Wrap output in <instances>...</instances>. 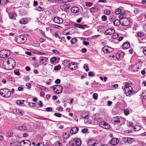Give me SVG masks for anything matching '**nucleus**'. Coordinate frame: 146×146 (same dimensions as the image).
I'll list each match as a JSON object with an SVG mask.
<instances>
[{
  "instance_id": "nucleus-36",
  "label": "nucleus",
  "mask_w": 146,
  "mask_h": 146,
  "mask_svg": "<svg viewBox=\"0 0 146 146\" xmlns=\"http://www.w3.org/2000/svg\"><path fill=\"white\" fill-rule=\"evenodd\" d=\"M6 135L8 137L11 138L13 137V133L11 132H8L6 133Z\"/></svg>"
},
{
  "instance_id": "nucleus-37",
  "label": "nucleus",
  "mask_w": 146,
  "mask_h": 146,
  "mask_svg": "<svg viewBox=\"0 0 146 146\" xmlns=\"http://www.w3.org/2000/svg\"><path fill=\"white\" fill-rule=\"evenodd\" d=\"M10 63L11 64H12L13 65H15V60H14L12 58H10V61H9Z\"/></svg>"
},
{
  "instance_id": "nucleus-28",
  "label": "nucleus",
  "mask_w": 146,
  "mask_h": 146,
  "mask_svg": "<svg viewBox=\"0 0 146 146\" xmlns=\"http://www.w3.org/2000/svg\"><path fill=\"white\" fill-rule=\"evenodd\" d=\"M102 50L104 53L108 52V46H105L102 48Z\"/></svg>"
},
{
  "instance_id": "nucleus-57",
  "label": "nucleus",
  "mask_w": 146,
  "mask_h": 146,
  "mask_svg": "<svg viewBox=\"0 0 146 146\" xmlns=\"http://www.w3.org/2000/svg\"><path fill=\"white\" fill-rule=\"evenodd\" d=\"M46 110L47 111H50L52 110V109L51 107H48L46 108Z\"/></svg>"
},
{
  "instance_id": "nucleus-14",
  "label": "nucleus",
  "mask_w": 146,
  "mask_h": 146,
  "mask_svg": "<svg viewBox=\"0 0 146 146\" xmlns=\"http://www.w3.org/2000/svg\"><path fill=\"white\" fill-rule=\"evenodd\" d=\"M78 130L77 127H72L70 130V133L72 134H74L77 133Z\"/></svg>"
},
{
  "instance_id": "nucleus-10",
  "label": "nucleus",
  "mask_w": 146,
  "mask_h": 146,
  "mask_svg": "<svg viewBox=\"0 0 146 146\" xmlns=\"http://www.w3.org/2000/svg\"><path fill=\"white\" fill-rule=\"evenodd\" d=\"M40 62L46 66L48 63V58L44 57H42L40 60Z\"/></svg>"
},
{
  "instance_id": "nucleus-29",
  "label": "nucleus",
  "mask_w": 146,
  "mask_h": 146,
  "mask_svg": "<svg viewBox=\"0 0 146 146\" xmlns=\"http://www.w3.org/2000/svg\"><path fill=\"white\" fill-rule=\"evenodd\" d=\"M141 127L138 125H136L134 126L133 127V130L134 131H137L141 129Z\"/></svg>"
},
{
  "instance_id": "nucleus-20",
  "label": "nucleus",
  "mask_w": 146,
  "mask_h": 146,
  "mask_svg": "<svg viewBox=\"0 0 146 146\" xmlns=\"http://www.w3.org/2000/svg\"><path fill=\"white\" fill-rule=\"evenodd\" d=\"M74 26L80 28L84 29L86 27V25H82L77 23H76L74 24Z\"/></svg>"
},
{
  "instance_id": "nucleus-51",
  "label": "nucleus",
  "mask_w": 146,
  "mask_h": 146,
  "mask_svg": "<svg viewBox=\"0 0 146 146\" xmlns=\"http://www.w3.org/2000/svg\"><path fill=\"white\" fill-rule=\"evenodd\" d=\"M93 98L95 100H96L98 98V94L96 93H94L93 94Z\"/></svg>"
},
{
  "instance_id": "nucleus-34",
  "label": "nucleus",
  "mask_w": 146,
  "mask_h": 146,
  "mask_svg": "<svg viewBox=\"0 0 146 146\" xmlns=\"http://www.w3.org/2000/svg\"><path fill=\"white\" fill-rule=\"evenodd\" d=\"M113 35L111 36V38L113 39H115L117 38L118 36V35L116 33L113 34Z\"/></svg>"
},
{
  "instance_id": "nucleus-33",
  "label": "nucleus",
  "mask_w": 146,
  "mask_h": 146,
  "mask_svg": "<svg viewBox=\"0 0 146 146\" xmlns=\"http://www.w3.org/2000/svg\"><path fill=\"white\" fill-rule=\"evenodd\" d=\"M24 102L23 100H18L17 101L16 103L18 105H21Z\"/></svg>"
},
{
  "instance_id": "nucleus-8",
  "label": "nucleus",
  "mask_w": 146,
  "mask_h": 146,
  "mask_svg": "<svg viewBox=\"0 0 146 146\" xmlns=\"http://www.w3.org/2000/svg\"><path fill=\"white\" fill-rule=\"evenodd\" d=\"M124 91L127 96H130L133 93L132 90H130L127 88H124Z\"/></svg>"
},
{
  "instance_id": "nucleus-58",
  "label": "nucleus",
  "mask_w": 146,
  "mask_h": 146,
  "mask_svg": "<svg viewBox=\"0 0 146 146\" xmlns=\"http://www.w3.org/2000/svg\"><path fill=\"white\" fill-rule=\"evenodd\" d=\"M29 105L31 107H34L35 106V103H33L30 102L29 104Z\"/></svg>"
},
{
  "instance_id": "nucleus-1",
  "label": "nucleus",
  "mask_w": 146,
  "mask_h": 146,
  "mask_svg": "<svg viewBox=\"0 0 146 146\" xmlns=\"http://www.w3.org/2000/svg\"><path fill=\"white\" fill-rule=\"evenodd\" d=\"M0 94L3 97H8L11 96V92L8 89H2L0 90Z\"/></svg>"
},
{
  "instance_id": "nucleus-31",
  "label": "nucleus",
  "mask_w": 146,
  "mask_h": 146,
  "mask_svg": "<svg viewBox=\"0 0 146 146\" xmlns=\"http://www.w3.org/2000/svg\"><path fill=\"white\" fill-rule=\"evenodd\" d=\"M53 146H62V144L59 141H57L54 143Z\"/></svg>"
},
{
  "instance_id": "nucleus-32",
  "label": "nucleus",
  "mask_w": 146,
  "mask_h": 146,
  "mask_svg": "<svg viewBox=\"0 0 146 146\" xmlns=\"http://www.w3.org/2000/svg\"><path fill=\"white\" fill-rule=\"evenodd\" d=\"M121 9H117L115 10V13L116 15H119L121 13Z\"/></svg>"
},
{
  "instance_id": "nucleus-39",
  "label": "nucleus",
  "mask_w": 146,
  "mask_h": 146,
  "mask_svg": "<svg viewBox=\"0 0 146 146\" xmlns=\"http://www.w3.org/2000/svg\"><path fill=\"white\" fill-rule=\"evenodd\" d=\"M77 41V39L75 38H73L71 40V42L72 44L75 43Z\"/></svg>"
},
{
  "instance_id": "nucleus-3",
  "label": "nucleus",
  "mask_w": 146,
  "mask_h": 146,
  "mask_svg": "<svg viewBox=\"0 0 146 146\" xmlns=\"http://www.w3.org/2000/svg\"><path fill=\"white\" fill-rule=\"evenodd\" d=\"M53 89L54 92L59 94L62 91V87L59 85H56L53 86Z\"/></svg>"
},
{
  "instance_id": "nucleus-15",
  "label": "nucleus",
  "mask_w": 146,
  "mask_h": 146,
  "mask_svg": "<svg viewBox=\"0 0 146 146\" xmlns=\"http://www.w3.org/2000/svg\"><path fill=\"white\" fill-rule=\"evenodd\" d=\"M133 140V139L131 138L125 137L123 138V141L125 143H131Z\"/></svg>"
},
{
  "instance_id": "nucleus-53",
  "label": "nucleus",
  "mask_w": 146,
  "mask_h": 146,
  "mask_svg": "<svg viewBox=\"0 0 146 146\" xmlns=\"http://www.w3.org/2000/svg\"><path fill=\"white\" fill-rule=\"evenodd\" d=\"M61 68V66L60 65H58L57 66H56L54 68V69L56 70H60Z\"/></svg>"
},
{
  "instance_id": "nucleus-43",
  "label": "nucleus",
  "mask_w": 146,
  "mask_h": 146,
  "mask_svg": "<svg viewBox=\"0 0 146 146\" xmlns=\"http://www.w3.org/2000/svg\"><path fill=\"white\" fill-rule=\"evenodd\" d=\"M88 75L89 76H95V74L93 72H89L88 73Z\"/></svg>"
},
{
  "instance_id": "nucleus-7",
  "label": "nucleus",
  "mask_w": 146,
  "mask_h": 146,
  "mask_svg": "<svg viewBox=\"0 0 146 146\" xmlns=\"http://www.w3.org/2000/svg\"><path fill=\"white\" fill-rule=\"evenodd\" d=\"M122 22V25L123 26H127L129 25L130 21L127 18L123 19L121 20Z\"/></svg>"
},
{
  "instance_id": "nucleus-64",
  "label": "nucleus",
  "mask_w": 146,
  "mask_h": 146,
  "mask_svg": "<svg viewBox=\"0 0 146 146\" xmlns=\"http://www.w3.org/2000/svg\"><path fill=\"white\" fill-rule=\"evenodd\" d=\"M36 146H44V145L41 143H38Z\"/></svg>"
},
{
  "instance_id": "nucleus-38",
  "label": "nucleus",
  "mask_w": 146,
  "mask_h": 146,
  "mask_svg": "<svg viewBox=\"0 0 146 146\" xmlns=\"http://www.w3.org/2000/svg\"><path fill=\"white\" fill-rule=\"evenodd\" d=\"M126 16V14L125 13H121L119 15V17L121 19V20L125 18L124 17Z\"/></svg>"
},
{
  "instance_id": "nucleus-24",
  "label": "nucleus",
  "mask_w": 146,
  "mask_h": 146,
  "mask_svg": "<svg viewBox=\"0 0 146 146\" xmlns=\"http://www.w3.org/2000/svg\"><path fill=\"white\" fill-rule=\"evenodd\" d=\"M69 137V134L66 133H64L63 135V140L64 141L68 139Z\"/></svg>"
},
{
  "instance_id": "nucleus-12",
  "label": "nucleus",
  "mask_w": 146,
  "mask_h": 146,
  "mask_svg": "<svg viewBox=\"0 0 146 146\" xmlns=\"http://www.w3.org/2000/svg\"><path fill=\"white\" fill-rule=\"evenodd\" d=\"M77 67V64L74 62L71 63L68 66V68L72 70H75Z\"/></svg>"
},
{
  "instance_id": "nucleus-18",
  "label": "nucleus",
  "mask_w": 146,
  "mask_h": 146,
  "mask_svg": "<svg viewBox=\"0 0 146 146\" xmlns=\"http://www.w3.org/2000/svg\"><path fill=\"white\" fill-rule=\"evenodd\" d=\"M13 112L14 113H16L21 115H23V112L22 111L19 109H15L13 110Z\"/></svg>"
},
{
  "instance_id": "nucleus-30",
  "label": "nucleus",
  "mask_w": 146,
  "mask_h": 146,
  "mask_svg": "<svg viewBox=\"0 0 146 146\" xmlns=\"http://www.w3.org/2000/svg\"><path fill=\"white\" fill-rule=\"evenodd\" d=\"M70 63V62L68 60H63L62 62V64L64 66H67Z\"/></svg>"
},
{
  "instance_id": "nucleus-17",
  "label": "nucleus",
  "mask_w": 146,
  "mask_h": 146,
  "mask_svg": "<svg viewBox=\"0 0 146 146\" xmlns=\"http://www.w3.org/2000/svg\"><path fill=\"white\" fill-rule=\"evenodd\" d=\"M130 46V44L127 42H124L123 44V48L125 49L128 48Z\"/></svg>"
},
{
  "instance_id": "nucleus-42",
  "label": "nucleus",
  "mask_w": 146,
  "mask_h": 146,
  "mask_svg": "<svg viewBox=\"0 0 146 146\" xmlns=\"http://www.w3.org/2000/svg\"><path fill=\"white\" fill-rule=\"evenodd\" d=\"M14 72L16 75L20 76V73L19 72L18 69H17L14 70Z\"/></svg>"
},
{
  "instance_id": "nucleus-47",
  "label": "nucleus",
  "mask_w": 146,
  "mask_h": 146,
  "mask_svg": "<svg viewBox=\"0 0 146 146\" xmlns=\"http://www.w3.org/2000/svg\"><path fill=\"white\" fill-rule=\"evenodd\" d=\"M25 86L27 87L28 89H30L31 87V83H27L26 84Z\"/></svg>"
},
{
  "instance_id": "nucleus-11",
  "label": "nucleus",
  "mask_w": 146,
  "mask_h": 146,
  "mask_svg": "<svg viewBox=\"0 0 146 146\" xmlns=\"http://www.w3.org/2000/svg\"><path fill=\"white\" fill-rule=\"evenodd\" d=\"M53 20L54 23L58 24H61L63 21V19L61 18L58 16L54 17Z\"/></svg>"
},
{
  "instance_id": "nucleus-50",
  "label": "nucleus",
  "mask_w": 146,
  "mask_h": 146,
  "mask_svg": "<svg viewBox=\"0 0 146 146\" xmlns=\"http://www.w3.org/2000/svg\"><path fill=\"white\" fill-rule=\"evenodd\" d=\"M137 35L140 37H142L144 36L143 33L141 32H138L137 33Z\"/></svg>"
},
{
  "instance_id": "nucleus-40",
  "label": "nucleus",
  "mask_w": 146,
  "mask_h": 146,
  "mask_svg": "<svg viewBox=\"0 0 146 146\" xmlns=\"http://www.w3.org/2000/svg\"><path fill=\"white\" fill-rule=\"evenodd\" d=\"M84 68L86 70V72H88L89 70V69L87 64H85L84 65Z\"/></svg>"
},
{
  "instance_id": "nucleus-49",
  "label": "nucleus",
  "mask_w": 146,
  "mask_h": 146,
  "mask_svg": "<svg viewBox=\"0 0 146 146\" xmlns=\"http://www.w3.org/2000/svg\"><path fill=\"white\" fill-rule=\"evenodd\" d=\"M81 116L82 118H84L85 119H87V117H88V115H86L85 113L82 114Z\"/></svg>"
},
{
  "instance_id": "nucleus-46",
  "label": "nucleus",
  "mask_w": 146,
  "mask_h": 146,
  "mask_svg": "<svg viewBox=\"0 0 146 146\" xmlns=\"http://www.w3.org/2000/svg\"><path fill=\"white\" fill-rule=\"evenodd\" d=\"M38 119H43L47 120H50V119L48 118H46L43 117H39L38 118Z\"/></svg>"
},
{
  "instance_id": "nucleus-26",
  "label": "nucleus",
  "mask_w": 146,
  "mask_h": 146,
  "mask_svg": "<svg viewBox=\"0 0 146 146\" xmlns=\"http://www.w3.org/2000/svg\"><path fill=\"white\" fill-rule=\"evenodd\" d=\"M54 1L55 2H57L59 3H63L67 2V0H53V2Z\"/></svg>"
},
{
  "instance_id": "nucleus-2",
  "label": "nucleus",
  "mask_w": 146,
  "mask_h": 146,
  "mask_svg": "<svg viewBox=\"0 0 146 146\" xmlns=\"http://www.w3.org/2000/svg\"><path fill=\"white\" fill-rule=\"evenodd\" d=\"M15 40L16 42L19 44H23L25 43L27 40L26 37L23 35H20L16 37Z\"/></svg>"
},
{
  "instance_id": "nucleus-44",
  "label": "nucleus",
  "mask_w": 146,
  "mask_h": 146,
  "mask_svg": "<svg viewBox=\"0 0 146 146\" xmlns=\"http://www.w3.org/2000/svg\"><path fill=\"white\" fill-rule=\"evenodd\" d=\"M34 53L35 54L40 55H42L44 54V53L38 51H36L35 52H34Z\"/></svg>"
},
{
  "instance_id": "nucleus-27",
  "label": "nucleus",
  "mask_w": 146,
  "mask_h": 146,
  "mask_svg": "<svg viewBox=\"0 0 146 146\" xmlns=\"http://www.w3.org/2000/svg\"><path fill=\"white\" fill-rule=\"evenodd\" d=\"M9 18L12 19H15V17L17 16L15 14L11 13L9 14Z\"/></svg>"
},
{
  "instance_id": "nucleus-61",
  "label": "nucleus",
  "mask_w": 146,
  "mask_h": 146,
  "mask_svg": "<svg viewBox=\"0 0 146 146\" xmlns=\"http://www.w3.org/2000/svg\"><path fill=\"white\" fill-rule=\"evenodd\" d=\"M108 52H110L112 51L113 50V48L108 46Z\"/></svg>"
},
{
  "instance_id": "nucleus-5",
  "label": "nucleus",
  "mask_w": 146,
  "mask_h": 146,
  "mask_svg": "<svg viewBox=\"0 0 146 146\" xmlns=\"http://www.w3.org/2000/svg\"><path fill=\"white\" fill-rule=\"evenodd\" d=\"M19 143L20 144V146H30L31 145L30 141L27 140H23Z\"/></svg>"
},
{
  "instance_id": "nucleus-22",
  "label": "nucleus",
  "mask_w": 146,
  "mask_h": 146,
  "mask_svg": "<svg viewBox=\"0 0 146 146\" xmlns=\"http://www.w3.org/2000/svg\"><path fill=\"white\" fill-rule=\"evenodd\" d=\"M113 121L117 123H119L120 122L119 119L118 117H115L113 118Z\"/></svg>"
},
{
  "instance_id": "nucleus-25",
  "label": "nucleus",
  "mask_w": 146,
  "mask_h": 146,
  "mask_svg": "<svg viewBox=\"0 0 146 146\" xmlns=\"http://www.w3.org/2000/svg\"><path fill=\"white\" fill-rule=\"evenodd\" d=\"M28 21L27 18L23 19L20 21V23L21 24H25L27 23Z\"/></svg>"
},
{
  "instance_id": "nucleus-19",
  "label": "nucleus",
  "mask_w": 146,
  "mask_h": 146,
  "mask_svg": "<svg viewBox=\"0 0 146 146\" xmlns=\"http://www.w3.org/2000/svg\"><path fill=\"white\" fill-rule=\"evenodd\" d=\"M79 8L77 7H73L71 9V11L74 13H77L79 12Z\"/></svg>"
},
{
  "instance_id": "nucleus-41",
  "label": "nucleus",
  "mask_w": 146,
  "mask_h": 146,
  "mask_svg": "<svg viewBox=\"0 0 146 146\" xmlns=\"http://www.w3.org/2000/svg\"><path fill=\"white\" fill-rule=\"evenodd\" d=\"M129 110L127 109H125L124 110V113L125 114L127 115L129 114Z\"/></svg>"
},
{
  "instance_id": "nucleus-21",
  "label": "nucleus",
  "mask_w": 146,
  "mask_h": 146,
  "mask_svg": "<svg viewBox=\"0 0 146 146\" xmlns=\"http://www.w3.org/2000/svg\"><path fill=\"white\" fill-rule=\"evenodd\" d=\"M74 141L76 143V145L77 146H80L81 144L80 140L79 139H75Z\"/></svg>"
},
{
  "instance_id": "nucleus-13",
  "label": "nucleus",
  "mask_w": 146,
  "mask_h": 146,
  "mask_svg": "<svg viewBox=\"0 0 146 146\" xmlns=\"http://www.w3.org/2000/svg\"><path fill=\"white\" fill-rule=\"evenodd\" d=\"M115 31V30L113 29H109L106 31L105 33L107 35H110L114 33Z\"/></svg>"
},
{
  "instance_id": "nucleus-45",
  "label": "nucleus",
  "mask_w": 146,
  "mask_h": 146,
  "mask_svg": "<svg viewBox=\"0 0 146 146\" xmlns=\"http://www.w3.org/2000/svg\"><path fill=\"white\" fill-rule=\"evenodd\" d=\"M86 5L88 7H90L92 5V3H91L86 2L85 3Z\"/></svg>"
},
{
  "instance_id": "nucleus-54",
  "label": "nucleus",
  "mask_w": 146,
  "mask_h": 146,
  "mask_svg": "<svg viewBox=\"0 0 146 146\" xmlns=\"http://www.w3.org/2000/svg\"><path fill=\"white\" fill-rule=\"evenodd\" d=\"M56 60V58L55 57H53L51 58L50 61L52 62H54Z\"/></svg>"
},
{
  "instance_id": "nucleus-4",
  "label": "nucleus",
  "mask_w": 146,
  "mask_h": 146,
  "mask_svg": "<svg viewBox=\"0 0 146 146\" xmlns=\"http://www.w3.org/2000/svg\"><path fill=\"white\" fill-rule=\"evenodd\" d=\"M10 52L7 50H3L0 51V57L4 58L9 56L10 54Z\"/></svg>"
},
{
  "instance_id": "nucleus-9",
  "label": "nucleus",
  "mask_w": 146,
  "mask_h": 146,
  "mask_svg": "<svg viewBox=\"0 0 146 146\" xmlns=\"http://www.w3.org/2000/svg\"><path fill=\"white\" fill-rule=\"evenodd\" d=\"M119 140L116 138H112L110 141V144L113 145H116L119 143Z\"/></svg>"
},
{
  "instance_id": "nucleus-63",
  "label": "nucleus",
  "mask_w": 146,
  "mask_h": 146,
  "mask_svg": "<svg viewBox=\"0 0 146 146\" xmlns=\"http://www.w3.org/2000/svg\"><path fill=\"white\" fill-rule=\"evenodd\" d=\"M142 95L143 97H145L146 98V91H144L142 94Z\"/></svg>"
},
{
  "instance_id": "nucleus-62",
  "label": "nucleus",
  "mask_w": 146,
  "mask_h": 146,
  "mask_svg": "<svg viewBox=\"0 0 146 146\" xmlns=\"http://www.w3.org/2000/svg\"><path fill=\"white\" fill-rule=\"evenodd\" d=\"M52 52H53L57 54H59V52L56 50H52Z\"/></svg>"
},
{
  "instance_id": "nucleus-55",
  "label": "nucleus",
  "mask_w": 146,
  "mask_h": 146,
  "mask_svg": "<svg viewBox=\"0 0 146 146\" xmlns=\"http://www.w3.org/2000/svg\"><path fill=\"white\" fill-rule=\"evenodd\" d=\"M88 131V129L85 128L82 129V131L83 133H86Z\"/></svg>"
},
{
  "instance_id": "nucleus-60",
  "label": "nucleus",
  "mask_w": 146,
  "mask_h": 146,
  "mask_svg": "<svg viewBox=\"0 0 146 146\" xmlns=\"http://www.w3.org/2000/svg\"><path fill=\"white\" fill-rule=\"evenodd\" d=\"M41 89L44 90L45 91L46 90H48V89L46 87H45L43 86H42L41 85V88H40Z\"/></svg>"
},
{
  "instance_id": "nucleus-48",
  "label": "nucleus",
  "mask_w": 146,
  "mask_h": 146,
  "mask_svg": "<svg viewBox=\"0 0 146 146\" xmlns=\"http://www.w3.org/2000/svg\"><path fill=\"white\" fill-rule=\"evenodd\" d=\"M98 114H96L95 115L94 119L95 120H97L99 118V115Z\"/></svg>"
},
{
  "instance_id": "nucleus-16",
  "label": "nucleus",
  "mask_w": 146,
  "mask_h": 146,
  "mask_svg": "<svg viewBox=\"0 0 146 146\" xmlns=\"http://www.w3.org/2000/svg\"><path fill=\"white\" fill-rule=\"evenodd\" d=\"M18 129L19 130L22 132L25 131L27 130L26 127L24 125H22L19 126Z\"/></svg>"
},
{
  "instance_id": "nucleus-56",
  "label": "nucleus",
  "mask_w": 146,
  "mask_h": 146,
  "mask_svg": "<svg viewBox=\"0 0 146 146\" xmlns=\"http://www.w3.org/2000/svg\"><path fill=\"white\" fill-rule=\"evenodd\" d=\"M54 115L58 117H60L61 116V115L60 113H55Z\"/></svg>"
},
{
  "instance_id": "nucleus-52",
  "label": "nucleus",
  "mask_w": 146,
  "mask_h": 146,
  "mask_svg": "<svg viewBox=\"0 0 146 146\" xmlns=\"http://www.w3.org/2000/svg\"><path fill=\"white\" fill-rule=\"evenodd\" d=\"M133 123L132 122H129L127 123V126L129 127H133Z\"/></svg>"
},
{
  "instance_id": "nucleus-23",
  "label": "nucleus",
  "mask_w": 146,
  "mask_h": 146,
  "mask_svg": "<svg viewBox=\"0 0 146 146\" xmlns=\"http://www.w3.org/2000/svg\"><path fill=\"white\" fill-rule=\"evenodd\" d=\"M120 21L118 19L115 20L113 22V25L115 26H118L120 24Z\"/></svg>"
},
{
  "instance_id": "nucleus-6",
  "label": "nucleus",
  "mask_w": 146,
  "mask_h": 146,
  "mask_svg": "<svg viewBox=\"0 0 146 146\" xmlns=\"http://www.w3.org/2000/svg\"><path fill=\"white\" fill-rule=\"evenodd\" d=\"M99 125L100 126L105 129H108L110 127L109 124L105 122H100Z\"/></svg>"
},
{
  "instance_id": "nucleus-59",
  "label": "nucleus",
  "mask_w": 146,
  "mask_h": 146,
  "mask_svg": "<svg viewBox=\"0 0 146 146\" xmlns=\"http://www.w3.org/2000/svg\"><path fill=\"white\" fill-rule=\"evenodd\" d=\"M139 10L137 8H135L134 10V12L135 13L137 14L138 13Z\"/></svg>"
},
{
  "instance_id": "nucleus-35",
  "label": "nucleus",
  "mask_w": 146,
  "mask_h": 146,
  "mask_svg": "<svg viewBox=\"0 0 146 146\" xmlns=\"http://www.w3.org/2000/svg\"><path fill=\"white\" fill-rule=\"evenodd\" d=\"M111 13V11L108 9L105 10L104 12V13L106 15H108Z\"/></svg>"
}]
</instances>
